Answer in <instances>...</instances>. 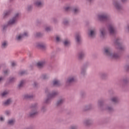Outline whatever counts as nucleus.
<instances>
[{
	"label": "nucleus",
	"instance_id": "f8f14e48",
	"mask_svg": "<svg viewBox=\"0 0 129 129\" xmlns=\"http://www.w3.org/2000/svg\"><path fill=\"white\" fill-rule=\"evenodd\" d=\"M34 5L38 8H41L44 6V2L42 0H36L34 2Z\"/></svg>",
	"mask_w": 129,
	"mask_h": 129
},
{
	"label": "nucleus",
	"instance_id": "7ed1b4c3",
	"mask_svg": "<svg viewBox=\"0 0 129 129\" xmlns=\"http://www.w3.org/2000/svg\"><path fill=\"white\" fill-rule=\"evenodd\" d=\"M98 19L101 22H108L109 21V16L107 13H104L98 16Z\"/></svg>",
	"mask_w": 129,
	"mask_h": 129
},
{
	"label": "nucleus",
	"instance_id": "79ce46f5",
	"mask_svg": "<svg viewBox=\"0 0 129 129\" xmlns=\"http://www.w3.org/2000/svg\"><path fill=\"white\" fill-rule=\"evenodd\" d=\"M125 30L126 32H129V24H127L125 27Z\"/></svg>",
	"mask_w": 129,
	"mask_h": 129
},
{
	"label": "nucleus",
	"instance_id": "393cba45",
	"mask_svg": "<svg viewBox=\"0 0 129 129\" xmlns=\"http://www.w3.org/2000/svg\"><path fill=\"white\" fill-rule=\"evenodd\" d=\"M24 99H31L33 98V95L30 94H26L23 96Z\"/></svg>",
	"mask_w": 129,
	"mask_h": 129
},
{
	"label": "nucleus",
	"instance_id": "f257e3e1",
	"mask_svg": "<svg viewBox=\"0 0 129 129\" xmlns=\"http://www.w3.org/2000/svg\"><path fill=\"white\" fill-rule=\"evenodd\" d=\"M111 48L110 47H107L104 48V53L106 56L111 58V59H117L119 58V54L117 53H111Z\"/></svg>",
	"mask_w": 129,
	"mask_h": 129
},
{
	"label": "nucleus",
	"instance_id": "6ab92c4d",
	"mask_svg": "<svg viewBox=\"0 0 129 129\" xmlns=\"http://www.w3.org/2000/svg\"><path fill=\"white\" fill-rule=\"evenodd\" d=\"M76 41L78 44L80 43V42H81V35L77 34L76 35Z\"/></svg>",
	"mask_w": 129,
	"mask_h": 129
},
{
	"label": "nucleus",
	"instance_id": "bb28decb",
	"mask_svg": "<svg viewBox=\"0 0 129 129\" xmlns=\"http://www.w3.org/2000/svg\"><path fill=\"white\" fill-rule=\"evenodd\" d=\"M107 73H102L100 75V78L102 79H105L106 77H107Z\"/></svg>",
	"mask_w": 129,
	"mask_h": 129
},
{
	"label": "nucleus",
	"instance_id": "dca6fc26",
	"mask_svg": "<svg viewBox=\"0 0 129 129\" xmlns=\"http://www.w3.org/2000/svg\"><path fill=\"white\" fill-rule=\"evenodd\" d=\"M12 12H13L12 9H9L8 10H7L5 12H4V13L3 14L4 17L7 18V17H8V16H10V15L11 14V13H12Z\"/></svg>",
	"mask_w": 129,
	"mask_h": 129
},
{
	"label": "nucleus",
	"instance_id": "5fc2aeb1",
	"mask_svg": "<svg viewBox=\"0 0 129 129\" xmlns=\"http://www.w3.org/2000/svg\"><path fill=\"white\" fill-rule=\"evenodd\" d=\"M9 71L8 70H6L5 71H4V74H8V73H9Z\"/></svg>",
	"mask_w": 129,
	"mask_h": 129
},
{
	"label": "nucleus",
	"instance_id": "4c0bfd02",
	"mask_svg": "<svg viewBox=\"0 0 129 129\" xmlns=\"http://www.w3.org/2000/svg\"><path fill=\"white\" fill-rule=\"evenodd\" d=\"M16 80H17V79H16V78L15 77H11L10 78V79H9V82H10L11 83H13V82H15V81H16Z\"/></svg>",
	"mask_w": 129,
	"mask_h": 129
},
{
	"label": "nucleus",
	"instance_id": "a18cd8bd",
	"mask_svg": "<svg viewBox=\"0 0 129 129\" xmlns=\"http://www.w3.org/2000/svg\"><path fill=\"white\" fill-rule=\"evenodd\" d=\"M5 114L6 115H10V114H11V111H5Z\"/></svg>",
	"mask_w": 129,
	"mask_h": 129
},
{
	"label": "nucleus",
	"instance_id": "39448f33",
	"mask_svg": "<svg viewBox=\"0 0 129 129\" xmlns=\"http://www.w3.org/2000/svg\"><path fill=\"white\" fill-rule=\"evenodd\" d=\"M45 93L48 95V97L51 99L54 98V97H56L58 94L57 91H53L51 93H50V89L48 88L45 89Z\"/></svg>",
	"mask_w": 129,
	"mask_h": 129
},
{
	"label": "nucleus",
	"instance_id": "c85d7f7f",
	"mask_svg": "<svg viewBox=\"0 0 129 129\" xmlns=\"http://www.w3.org/2000/svg\"><path fill=\"white\" fill-rule=\"evenodd\" d=\"M64 99H60L58 100L56 103V105H57V106H59V105H61V104H62L64 102Z\"/></svg>",
	"mask_w": 129,
	"mask_h": 129
},
{
	"label": "nucleus",
	"instance_id": "8fccbe9b",
	"mask_svg": "<svg viewBox=\"0 0 129 129\" xmlns=\"http://www.w3.org/2000/svg\"><path fill=\"white\" fill-rule=\"evenodd\" d=\"M5 121V117H0V121Z\"/></svg>",
	"mask_w": 129,
	"mask_h": 129
},
{
	"label": "nucleus",
	"instance_id": "cd10ccee",
	"mask_svg": "<svg viewBox=\"0 0 129 129\" xmlns=\"http://www.w3.org/2000/svg\"><path fill=\"white\" fill-rule=\"evenodd\" d=\"M9 93H10V91L5 90L1 94V95H2V97H5V96L8 95V94H9Z\"/></svg>",
	"mask_w": 129,
	"mask_h": 129
},
{
	"label": "nucleus",
	"instance_id": "4468645a",
	"mask_svg": "<svg viewBox=\"0 0 129 129\" xmlns=\"http://www.w3.org/2000/svg\"><path fill=\"white\" fill-rule=\"evenodd\" d=\"M75 80H76V78L75 76L70 77L67 79L66 83L67 84H71L75 82Z\"/></svg>",
	"mask_w": 129,
	"mask_h": 129
},
{
	"label": "nucleus",
	"instance_id": "f3484780",
	"mask_svg": "<svg viewBox=\"0 0 129 129\" xmlns=\"http://www.w3.org/2000/svg\"><path fill=\"white\" fill-rule=\"evenodd\" d=\"M45 63L46 62L45 61H40L36 63V66L38 67V68H42Z\"/></svg>",
	"mask_w": 129,
	"mask_h": 129
},
{
	"label": "nucleus",
	"instance_id": "a211bd4d",
	"mask_svg": "<svg viewBox=\"0 0 129 129\" xmlns=\"http://www.w3.org/2000/svg\"><path fill=\"white\" fill-rule=\"evenodd\" d=\"M111 101L113 102V103L116 104L118 103L119 99L118 97L117 96H114L111 98Z\"/></svg>",
	"mask_w": 129,
	"mask_h": 129
},
{
	"label": "nucleus",
	"instance_id": "c9c22d12",
	"mask_svg": "<svg viewBox=\"0 0 129 129\" xmlns=\"http://www.w3.org/2000/svg\"><path fill=\"white\" fill-rule=\"evenodd\" d=\"M15 120L14 119H10L9 120H8V124H10L11 125H13V124H14V123H15Z\"/></svg>",
	"mask_w": 129,
	"mask_h": 129
},
{
	"label": "nucleus",
	"instance_id": "9b49d317",
	"mask_svg": "<svg viewBox=\"0 0 129 129\" xmlns=\"http://www.w3.org/2000/svg\"><path fill=\"white\" fill-rule=\"evenodd\" d=\"M96 35V29L94 28L91 29L89 32V36L90 38H94Z\"/></svg>",
	"mask_w": 129,
	"mask_h": 129
},
{
	"label": "nucleus",
	"instance_id": "0eeeda50",
	"mask_svg": "<svg viewBox=\"0 0 129 129\" xmlns=\"http://www.w3.org/2000/svg\"><path fill=\"white\" fill-rule=\"evenodd\" d=\"M18 23V21L13 17L10 18L7 22V25L9 27H14V26H16Z\"/></svg>",
	"mask_w": 129,
	"mask_h": 129
},
{
	"label": "nucleus",
	"instance_id": "c03bdc74",
	"mask_svg": "<svg viewBox=\"0 0 129 129\" xmlns=\"http://www.w3.org/2000/svg\"><path fill=\"white\" fill-rule=\"evenodd\" d=\"M16 65H17V62H13L11 63V66L12 67H16Z\"/></svg>",
	"mask_w": 129,
	"mask_h": 129
},
{
	"label": "nucleus",
	"instance_id": "864d4df0",
	"mask_svg": "<svg viewBox=\"0 0 129 129\" xmlns=\"http://www.w3.org/2000/svg\"><path fill=\"white\" fill-rule=\"evenodd\" d=\"M32 6L29 5L28 6L27 9L28 10V11H30V10H31L32 9Z\"/></svg>",
	"mask_w": 129,
	"mask_h": 129
},
{
	"label": "nucleus",
	"instance_id": "bf43d9fd",
	"mask_svg": "<svg viewBox=\"0 0 129 129\" xmlns=\"http://www.w3.org/2000/svg\"><path fill=\"white\" fill-rule=\"evenodd\" d=\"M121 2H122V3H126V2H127V0H121Z\"/></svg>",
	"mask_w": 129,
	"mask_h": 129
},
{
	"label": "nucleus",
	"instance_id": "f704fd0d",
	"mask_svg": "<svg viewBox=\"0 0 129 129\" xmlns=\"http://www.w3.org/2000/svg\"><path fill=\"white\" fill-rule=\"evenodd\" d=\"M52 28L51 27V26H47L45 28V31L46 32H50V31H52Z\"/></svg>",
	"mask_w": 129,
	"mask_h": 129
},
{
	"label": "nucleus",
	"instance_id": "a878e982",
	"mask_svg": "<svg viewBox=\"0 0 129 129\" xmlns=\"http://www.w3.org/2000/svg\"><path fill=\"white\" fill-rule=\"evenodd\" d=\"M11 102H12V99H8L6 101L3 102V104L4 105H9V104H11Z\"/></svg>",
	"mask_w": 129,
	"mask_h": 129
},
{
	"label": "nucleus",
	"instance_id": "ea45409f",
	"mask_svg": "<svg viewBox=\"0 0 129 129\" xmlns=\"http://www.w3.org/2000/svg\"><path fill=\"white\" fill-rule=\"evenodd\" d=\"M78 12H79V9H78V8H76L73 9V12L75 14H77Z\"/></svg>",
	"mask_w": 129,
	"mask_h": 129
},
{
	"label": "nucleus",
	"instance_id": "423d86ee",
	"mask_svg": "<svg viewBox=\"0 0 129 129\" xmlns=\"http://www.w3.org/2000/svg\"><path fill=\"white\" fill-rule=\"evenodd\" d=\"M113 6H114V8H115L117 11L122 10V5H121L120 1L119 0H114L113 2Z\"/></svg>",
	"mask_w": 129,
	"mask_h": 129
},
{
	"label": "nucleus",
	"instance_id": "052dcab7",
	"mask_svg": "<svg viewBox=\"0 0 129 129\" xmlns=\"http://www.w3.org/2000/svg\"><path fill=\"white\" fill-rule=\"evenodd\" d=\"M88 2H92L93 0H87Z\"/></svg>",
	"mask_w": 129,
	"mask_h": 129
},
{
	"label": "nucleus",
	"instance_id": "7c9ffc66",
	"mask_svg": "<svg viewBox=\"0 0 129 129\" xmlns=\"http://www.w3.org/2000/svg\"><path fill=\"white\" fill-rule=\"evenodd\" d=\"M63 24L64 26H68V25H69V20L67 19H64L63 20Z\"/></svg>",
	"mask_w": 129,
	"mask_h": 129
},
{
	"label": "nucleus",
	"instance_id": "c756f323",
	"mask_svg": "<svg viewBox=\"0 0 129 129\" xmlns=\"http://www.w3.org/2000/svg\"><path fill=\"white\" fill-rule=\"evenodd\" d=\"M50 78V76L48 74H44L41 76L42 79H48Z\"/></svg>",
	"mask_w": 129,
	"mask_h": 129
},
{
	"label": "nucleus",
	"instance_id": "09e8293b",
	"mask_svg": "<svg viewBox=\"0 0 129 129\" xmlns=\"http://www.w3.org/2000/svg\"><path fill=\"white\" fill-rule=\"evenodd\" d=\"M60 37L57 36L56 37V42H60Z\"/></svg>",
	"mask_w": 129,
	"mask_h": 129
},
{
	"label": "nucleus",
	"instance_id": "412c9836",
	"mask_svg": "<svg viewBox=\"0 0 129 129\" xmlns=\"http://www.w3.org/2000/svg\"><path fill=\"white\" fill-rule=\"evenodd\" d=\"M20 16H21V13L17 12L15 14L14 17H13L12 18L16 20V21L18 22V19L20 18Z\"/></svg>",
	"mask_w": 129,
	"mask_h": 129
},
{
	"label": "nucleus",
	"instance_id": "473e14b6",
	"mask_svg": "<svg viewBox=\"0 0 129 129\" xmlns=\"http://www.w3.org/2000/svg\"><path fill=\"white\" fill-rule=\"evenodd\" d=\"M103 100H99L98 102V105L99 107L102 108V106H103Z\"/></svg>",
	"mask_w": 129,
	"mask_h": 129
},
{
	"label": "nucleus",
	"instance_id": "ddd939ff",
	"mask_svg": "<svg viewBox=\"0 0 129 129\" xmlns=\"http://www.w3.org/2000/svg\"><path fill=\"white\" fill-rule=\"evenodd\" d=\"M36 47L38 48V49L45 50L46 49V44L43 42H39L37 43Z\"/></svg>",
	"mask_w": 129,
	"mask_h": 129
},
{
	"label": "nucleus",
	"instance_id": "4be33fe9",
	"mask_svg": "<svg viewBox=\"0 0 129 129\" xmlns=\"http://www.w3.org/2000/svg\"><path fill=\"white\" fill-rule=\"evenodd\" d=\"M51 98L49 97V95H47V98L44 100V103L45 104H49L51 102Z\"/></svg>",
	"mask_w": 129,
	"mask_h": 129
},
{
	"label": "nucleus",
	"instance_id": "de8ad7c7",
	"mask_svg": "<svg viewBox=\"0 0 129 129\" xmlns=\"http://www.w3.org/2000/svg\"><path fill=\"white\" fill-rule=\"evenodd\" d=\"M65 10L67 11H71V8L70 7H66L65 8Z\"/></svg>",
	"mask_w": 129,
	"mask_h": 129
},
{
	"label": "nucleus",
	"instance_id": "49530a36",
	"mask_svg": "<svg viewBox=\"0 0 129 129\" xmlns=\"http://www.w3.org/2000/svg\"><path fill=\"white\" fill-rule=\"evenodd\" d=\"M42 111H46V106H43L41 108Z\"/></svg>",
	"mask_w": 129,
	"mask_h": 129
},
{
	"label": "nucleus",
	"instance_id": "72a5a7b5",
	"mask_svg": "<svg viewBox=\"0 0 129 129\" xmlns=\"http://www.w3.org/2000/svg\"><path fill=\"white\" fill-rule=\"evenodd\" d=\"M24 83H25V81L22 80L20 82L19 84L18 85L19 88H21V87H23Z\"/></svg>",
	"mask_w": 129,
	"mask_h": 129
},
{
	"label": "nucleus",
	"instance_id": "f03ea898",
	"mask_svg": "<svg viewBox=\"0 0 129 129\" xmlns=\"http://www.w3.org/2000/svg\"><path fill=\"white\" fill-rule=\"evenodd\" d=\"M115 47L117 49L118 52L119 51H122L124 50V46H122L121 44V39L119 38H117L114 41Z\"/></svg>",
	"mask_w": 129,
	"mask_h": 129
},
{
	"label": "nucleus",
	"instance_id": "37998d69",
	"mask_svg": "<svg viewBox=\"0 0 129 129\" xmlns=\"http://www.w3.org/2000/svg\"><path fill=\"white\" fill-rule=\"evenodd\" d=\"M71 129H78V126L77 125H73L71 127Z\"/></svg>",
	"mask_w": 129,
	"mask_h": 129
},
{
	"label": "nucleus",
	"instance_id": "20e7f679",
	"mask_svg": "<svg viewBox=\"0 0 129 129\" xmlns=\"http://www.w3.org/2000/svg\"><path fill=\"white\" fill-rule=\"evenodd\" d=\"M37 106H38V104L37 103L33 104L31 106V108H33V109L32 111L29 113V114L30 117H34L35 115H37V114H38V111L37 110Z\"/></svg>",
	"mask_w": 129,
	"mask_h": 129
},
{
	"label": "nucleus",
	"instance_id": "6e6552de",
	"mask_svg": "<svg viewBox=\"0 0 129 129\" xmlns=\"http://www.w3.org/2000/svg\"><path fill=\"white\" fill-rule=\"evenodd\" d=\"M106 35V28L102 27L100 29V37L101 39H104Z\"/></svg>",
	"mask_w": 129,
	"mask_h": 129
},
{
	"label": "nucleus",
	"instance_id": "aec40b11",
	"mask_svg": "<svg viewBox=\"0 0 129 129\" xmlns=\"http://www.w3.org/2000/svg\"><path fill=\"white\" fill-rule=\"evenodd\" d=\"M9 43L7 41H4L2 42L1 47L2 49H6Z\"/></svg>",
	"mask_w": 129,
	"mask_h": 129
},
{
	"label": "nucleus",
	"instance_id": "e433bc0d",
	"mask_svg": "<svg viewBox=\"0 0 129 129\" xmlns=\"http://www.w3.org/2000/svg\"><path fill=\"white\" fill-rule=\"evenodd\" d=\"M26 74H27V72H26V71H21L19 72V75H20V76L26 75Z\"/></svg>",
	"mask_w": 129,
	"mask_h": 129
},
{
	"label": "nucleus",
	"instance_id": "5701e85b",
	"mask_svg": "<svg viewBox=\"0 0 129 129\" xmlns=\"http://www.w3.org/2000/svg\"><path fill=\"white\" fill-rule=\"evenodd\" d=\"M63 45L66 47H68L69 46H70V40L68 39H66L63 41Z\"/></svg>",
	"mask_w": 129,
	"mask_h": 129
},
{
	"label": "nucleus",
	"instance_id": "1a4fd4ad",
	"mask_svg": "<svg viewBox=\"0 0 129 129\" xmlns=\"http://www.w3.org/2000/svg\"><path fill=\"white\" fill-rule=\"evenodd\" d=\"M28 36V32H24V33H20L16 36L17 41H22L24 37Z\"/></svg>",
	"mask_w": 129,
	"mask_h": 129
},
{
	"label": "nucleus",
	"instance_id": "6e6d98bb",
	"mask_svg": "<svg viewBox=\"0 0 129 129\" xmlns=\"http://www.w3.org/2000/svg\"><path fill=\"white\" fill-rule=\"evenodd\" d=\"M125 68L126 69V70H129V64L126 65Z\"/></svg>",
	"mask_w": 129,
	"mask_h": 129
},
{
	"label": "nucleus",
	"instance_id": "603ef678",
	"mask_svg": "<svg viewBox=\"0 0 129 129\" xmlns=\"http://www.w3.org/2000/svg\"><path fill=\"white\" fill-rule=\"evenodd\" d=\"M84 122L87 125H88V124H89V120H86Z\"/></svg>",
	"mask_w": 129,
	"mask_h": 129
},
{
	"label": "nucleus",
	"instance_id": "b1692460",
	"mask_svg": "<svg viewBox=\"0 0 129 129\" xmlns=\"http://www.w3.org/2000/svg\"><path fill=\"white\" fill-rule=\"evenodd\" d=\"M53 84L54 86H59L61 83H60V81L58 80H54L53 81Z\"/></svg>",
	"mask_w": 129,
	"mask_h": 129
},
{
	"label": "nucleus",
	"instance_id": "9d476101",
	"mask_svg": "<svg viewBox=\"0 0 129 129\" xmlns=\"http://www.w3.org/2000/svg\"><path fill=\"white\" fill-rule=\"evenodd\" d=\"M108 31L109 32V34L111 35H114L116 33V29L113 27V25H110L108 26Z\"/></svg>",
	"mask_w": 129,
	"mask_h": 129
},
{
	"label": "nucleus",
	"instance_id": "a19ab883",
	"mask_svg": "<svg viewBox=\"0 0 129 129\" xmlns=\"http://www.w3.org/2000/svg\"><path fill=\"white\" fill-rule=\"evenodd\" d=\"M85 73H86V70L84 69H82L81 73V75H85Z\"/></svg>",
	"mask_w": 129,
	"mask_h": 129
},
{
	"label": "nucleus",
	"instance_id": "58836bf2",
	"mask_svg": "<svg viewBox=\"0 0 129 129\" xmlns=\"http://www.w3.org/2000/svg\"><path fill=\"white\" fill-rule=\"evenodd\" d=\"M106 110H108V111H112L113 110V108L110 106H107L105 108Z\"/></svg>",
	"mask_w": 129,
	"mask_h": 129
},
{
	"label": "nucleus",
	"instance_id": "3c124183",
	"mask_svg": "<svg viewBox=\"0 0 129 129\" xmlns=\"http://www.w3.org/2000/svg\"><path fill=\"white\" fill-rule=\"evenodd\" d=\"M37 85H38V83H37V82H34L33 84V86L34 87H36V86H37Z\"/></svg>",
	"mask_w": 129,
	"mask_h": 129
},
{
	"label": "nucleus",
	"instance_id": "4d7b16f0",
	"mask_svg": "<svg viewBox=\"0 0 129 129\" xmlns=\"http://www.w3.org/2000/svg\"><path fill=\"white\" fill-rule=\"evenodd\" d=\"M87 109H86V110H88V109H90V108H91V106H87L86 107Z\"/></svg>",
	"mask_w": 129,
	"mask_h": 129
},
{
	"label": "nucleus",
	"instance_id": "13d9d810",
	"mask_svg": "<svg viewBox=\"0 0 129 129\" xmlns=\"http://www.w3.org/2000/svg\"><path fill=\"white\" fill-rule=\"evenodd\" d=\"M4 80L3 77L1 76L0 77V82H2Z\"/></svg>",
	"mask_w": 129,
	"mask_h": 129
},
{
	"label": "nucleus",
	"instance_id": "2eb2a0df",
	"mask_svg": "<svg viewBox=\"0 0 129 129\" xmlns=\"http://www.w3.org/2000/svg\"><path fill=\"white\" fill-rule=\"evenodd\" d=\"M84 56H85V52L84 51H81L78 54V58L79 60H82L84 58Z\"/></svg>",
	"mask_w": 129,
	"mask_h": 129
},
{
	"label": "nucleus",
	"instance_id": "2f4dec72",
	"mask_svg": "<svg viewBox=\"0 0 129 129\" xmlns=\"http://www.w3.org/2000/svg\"><path fill=\"white\" fill-rule=\"evenodd\" d=\"M35 37L36 38H40L43 36V34L41 32H37L34 34Z\"/></svg>",
	"mask_w": 129,
	"mask_h": 129
},
{
	"label": "nucleus",
	"instance_id": "680f3d73",
	"mask_svg": "<svg viewBox=\"0 0 129 129\" xmlns=\"http://www.w3.org/2000/svg\"><path fill=\"white\" fill-rule=\"evenodd\" d=\"M25 129H30V128H26Z\"/></svg>",
	"mask_w": 129,
	"mask_h": 129
}]
</instances>
